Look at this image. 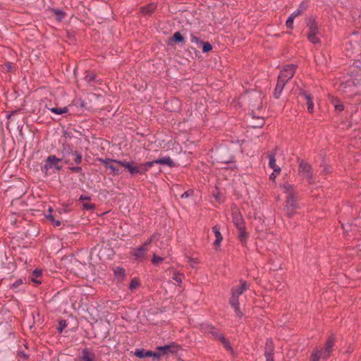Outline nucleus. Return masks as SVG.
Returning a JSON list of instances; mask_svg holds the SVG:
<instances>
[{
    "label": "nucleus",
    "instance_id": "nucleus-41",
    "mask_svg": "<svg viewBox=\"0 0 361 361\" xmlns=\"http://www.w3.org/2000/svg\"><path fill=\"white\" fill-rule=\"evenodd\" d=\"M302 11V5L300 6L298 8H297L295 11H293L290 16L293 17L294 18L299 16Z\"/></svg>",
    "mask_w": 361,
    "mask_h": 361
},
{
    "label": "nucleus",
    "instance_id": "nucleus-31",
    "mask_svg": "<svg viewBox=\"0 0 361 361\" xmlns=\"http://www.w3.org/2000/svg\"><path fill=\"white\" fill-rule=\"evenodd\" d=\"M201 44L202 45V51L204 53L208 52L212 49V46L209 42H202Z\"/></svg>",
    "mask_w": 361,
    "mask_h": 361
},
{
    "label": "nucleus",
    "instance_id": "nucleus-34",
    "mask_svg": "<svg viewBox=\"0 0 361 361\" xmlns=\"http://www.w3.org/2000/svg\"><path fill=\"white\" fill-rule=\"evenodd\" d=\"M183 279H184V275L179 274V273H176L173 276V279L175 281L178 282V283H181Z\"/></svg>",
    "mask_w": 361,
    "mask_h": 361
},
{
    "label": "nucleus",
    "instance_id": "nucleus-48",
    "mask_svg": "<svg viewBox=\"0 0 361 361\" xmlns=\"http://www.w3.org/2000/svg\"><path fill=\"white\" fill-rule=\"evenodd\" d=\"M151 354H152L151 357H152L154 358V360H159V357L161 356L159 353H155V352L151 351Z\"/></svg>",
    "mask_w": 361,
    "mask_h": 361
},
{
    "label": "nucleus",
    "instance_id": "nucleus-52",
    "mask_svg": "<svg viewBox=\"0 0 361 361\" xmlns=\"http://www.w3.org/2000/svg\"><path fill=\"white\" fill-rule=\"evenodd\" d=\"M31 280H32V282H34V283H35L37 284H40L41 283V281L37 280L36 277L32 276Z\"/></svg>",
    "mask_w": 361,
    "mask_h": 361
},
{
    "label": "nucleus",
    "instance_id": "nucleus-39",
    "mask_svg": "<svg viewBox=\"0 0 361 361\" xmlns=\"http://www.w3.org/2000/svg\"><path fill=\"white\" fill-rule=\"evenodd\" d=\"M190 41L192 43L195 44H201L202 41L195 35H191Z\"/></svg>",
    "mask_w": 361,
    "mask_h": 361
},
{
    "label": "nucleus",
    "instance_id": "nucleus-7",
    "mask_svg": "<svg viewBox=\"0 0 361 361\" xmlns=\"http://www.w3.org/2000/svg\"><path fill=\"white\" fill-rule=\"evenodd\" d=\"M62 159L56 157L54 155L48 156L45 160L44 166H42V171L47 173V171L54 168L57 171L61 170V166L59 165V162L61 161Z\"/></svg>",
    "mask_w": 361,
    "mask_h": 361
},
{
    "label": "nucleus",
    "instance_id": "nucleus-49",
    "mask_svg": "<svg viewBox=\"0 0 361 361\" xmlns=\"http://www.w3.org/2000/svg\"><path fill=\"white\" fill-rule=\"evenodd\" d=\"M154 238V235H152L147 241H145V243L142 246L147 247V246L152 242Z\"/></svg>",
    "mask_w": 361,
    "mask_h": 361
},
{
    "label": "nucleus",
    "instance_id": "nucleus-32",
    "mask_svg": "<svg viewBox=\"0 0 361 361\" xmlns=\"http://www.w3.org/2000/svg\"><path fill=\"white\" fill-rule=\"evenodd\" d=\"M81 360L82 361H92V360L90 357V353L87 349H84L82 350V355L81 357Z\"/></svg>",
    "mask_w": 361,
    "mask_h": 361
},
{
    "label": "nucleus",
    "instance_id": "nucleus-53",
    "mask_svg": "<svg viewBox=\"0 0 361 361\" xmlns=\"http://www.w3.org/2000/svg\"><path fill=\"white\" fill-rule=\"evenodd\" d=\"M80 200H90V197L82 195H80Z\"/></svg>",
    "mask_w": 361,
    "mask_h": 361
},
{
    "label": "nucleus",
    "instance_id": "nucleus-13",
    "mask_svg": "<svg viewBox=\"0 0 361 361\" xmlns=\"http://www.w3.org/2000/svg\"><path fill=\"white\" fill-rule=\"evenodd\" d=\"M239 296L231 293V297L230 298L229 303L231 306L234 309L235 314L241 318L243 317V313L239 308V302H238Z\"/></svg>",
    "mask_w": 361,
    "mask_h": 361
},
{
    "label": "nucleus",
    "instance_id": "nucleus-9",
    "mask_svg": "<svg viewBox=\"0 0 361 361\" xmlns=\"http://www.w3.org/2000/svg\"><path fill=\"white\" fill-rule=\"evenodd\" d=\"M309 32L307 33V39L312 44H317L319 42V39L317 37L318 28L316 23L314 20L308 23Z\"/></svg>",
    "mask_w": 361,
    "mask_h": 361
},
{
    "label": "nucleus",
    "instance_id": "nucleus-29",
    "mask_svg": "<svg viewBox=\"0 0 361 361\" xmlns=\"http://www.w3.org/2000/svg\"><path fill=\"white\" fill-rule=\"evenodd\" d=\"M331 102H332V104H334L336 110H337L338 111H341L343 110L344 106L340 101H338L336 99H334Z\"/></svg>",
    "mask_w": 361,
    "mask_h": 361
},
{
    "label": "nucleus",
    "instance_id": "nucleus-26",
    "mask_svg": "<svg viewBox=\"0 0 361 361\" xmlns=\"http://www.w3.org/2000/svg\"><path fill=\"white\" fill-rule=\"evenodd\" d=\"M48 109L51 112H52L55 114H58V115H61V114L67 113L68 111V109L66 106L61 107V108L51 107V108H48Z\"/></svg>",
    "mask_w": 361,
    "mask_h": 361
},
{
    "label": "nucleus",
    "instance_id": "nucleus-5",
    "mask_svg": "<svg viewBox=\"0 0 361 361\" xmlns=\"http://www.w3.org/2000/svg\"><path fill=\"white\" fill-rule=\"evenodd\" d=\"M347 55L351 56L355 54H359L361 51V34L353 32L350 37L348 44L346 45Z\"/></svg>",
    "mask_w": 361,
    "mask_h": 361
},
{
    "label": "nucleus",
    "instance_id": "nucleus-27",
    "mask_svg": "<svg viewBox=\"0 0 361 361\" xmlns=\"http://www.w3.org/2000/svg\"><path fill=\"white\" fill-rule=\"evenodd\" d=\"M120 164H115V162H111L109 165H108L109 169H110L115 175H119L121 173V171H120L119 166Z\"/></svg>",
    "mask_w": 361,
    "mask_h": 361
},
{
    "label": "nucleus",
    "instance_id": "nucleus-10",
    "mask_svg": "<svg viewBox=\"0 0 361 361\" xmlns=\"http://www.w3.org/2000/svg\"><path fill=\"white\" fill-rule=\"evenodd\" d=\"M299 173L310 183L312 179L311 166L305 161H301L299 164Z\"/></svg>",
    "mask_w": 361,
    "mask_h": 361
},
{
    "label": "nucleus",
    "instance_id": "nucleus-2",
    "mask_svg": "<svg viewBox=\"0 0 361 361\" xmlns=\"http://www.w3.org/2000/svg\"><path fill=\"white\" fill-rule=\"evenodd\" d=\"M282 190L286 194V212L289 217L293 216L296 209L298 208L296 203V193L293 185L288 183H284L282 186Z\"/></svg>",
    "mask_w": 361,
    "mask_h": 361
},
{
    "label": "nucleus",
    "instance_id": "nucleus-36",
    "mask_svg": "<svg viewBox=\"0 0 361 361\" xmlns=\"http://www.w3.org/2000/svg\"><path fill=\"white\" fill-rule=\"evenodd\" d=\"M164 260V258L163 257H159V256H157L156 255H153V257L152 259V262L154 264L157 265L159 263H161V262H163Z\"/></svg>",
    "mask_w": 361,
    "mask_h": 361
},
{
    "label": "nucleus",
    "instance_id": "nucleus-20",
    "mask_svg": "<svg viewBox=\"0 0 361 361\" xmlns=\"http://www.w3.org/2000/svg\"><path fill=\"white\" fill-rule=\"evenodd\" d=\"M212 231L216 237V240L214 242V245L215 247H219L223 240L222 235L220 232V228L218 225H215L212 227Z\"/></svg>",
    "mask_w": 361,
    "mask_h": 361
},
{
    "label": "nucleus",
    "instance_id": "nucleus-44",
    "mask_svg": "<svg viewBox=\"0 0 361 361\" xmlns=\"http://www.w3.org/2000/svg\"><path fill=\"white\" fill-rule=\"evenodd\" d=\"M18 356L23 360H27L29 358V355L23 351H18Z\"/></svg>",
    "mask_w": 361,
    "mask_h": 361
},
{
    "label": "nucleus",
    "instance_id": "nucleus-21",
    "mask_svg": "<svg viewBox=\"0 0 361 361\" xmlns=\"http://www.w3.org/2000/svg\"><path fill=\"white\" fill-rule=\"evenodd\" d=\"M285 85L286 83H283V80H277V83L274 92V96L276 99H279L281 95Z\"/></svg>",
    "mask_w": 361,
    "mask_h": 361
},
{
    "label": "nucleus",
    "instance_id": "nucleus-17",
    "mask_svg": "<svg viewBox=\"0 0 361 361\" xmlns=\"http://www.w3.org/2000/svg\"><path fill=\"white\" fill-rule=\"evenodd\" d=\"M247 289L248 284L247 283V282L240 281V284L238 286L233 287L231 289V293L240 296Z\"/></svg>",
    "mask_w": 361,
    "mask_h": 361
},
{
    "label": "nucleus",
    "instance_id": "nucleus-58",
    "mask_svg": "<svg viewBox=\"0 0 361 361\" xmlns=\"http://www.w3.org/2000/svg\"><path fill=\"white\" fill-rule=\"evenodd\" d=\"M173 102L176 104L177 107H179V102L178 100H174Z\"/></svg>",
    "mask_w": 361,
    "mask_h": 361
},
{
    "label": "nucleus",
    "instance_id": "nucleus-43",
    "mask_svg": "<svg viewBox=\"0 0 361 361\" xmlns=\"http://www.w3.org/2000/svg\"><path fill=\"white\" fill-rule=\"evenodd\" d=\"M192 194H193V190L190 189V190H188L187 191H185V192H183L181 195V197L187 198V197H189L190 196H191Z\"/></svg>",
    "mask_w": 361,
    "mask_h": 361
},
{
    "label": "nucleus",
    "instance_id": "nucleus-35",
    "mask_svg": "<svg viewBox=\"0 0 361 361\" xmlns=\"http://www.w3.org/2000/svg\"><path fill=\"white\" fill-rule=\"evenodd\" d=\"M173 40H174L176 42H181L184 40V38L179 32H176L173 35Z\"/></svg>",
    "mask_w": 361,
    "mask_h": 361
},
{
    "label": "nucleus",
    "instance_id": "nucleus-1",
    "mask_svg": "<svg viewBox=\"0 0 361 361\" xmlns=\"http://www.w3.org/2000/svg\"><path fill=\"white\" fill-rule=\"evenodd\" d=\"M164 164L169 166H173V161L169 157H164L161 159H157L152 161H147L145 163L140 164V165L135 166L126 164L127 170L131 176L137 174L144 175L147 171H149V168L152 167L154 164Z\"/></svg>",
    "mask_w": 361,
    "mask_h": 361
},
{
    "label": "nucleus",
    "instance_id": "nucleus-40",
    "mask_svg": "<svg viewBox=\"0 0 361 361\" xmlns=\"http://www.w3.org/2000/svg\"><path fill=\"white\" fill-rule=\"evenodd\" d=\"M66 327V322L64 320H61L59 323L58 331L62 332L63 330Z\"/></svg>",
    "mask_w": 361,
    "mask_h": 361
},
{
    "label": "nucleus",
    "instance_id": "nucleus-4",
    "mask_svg": "<svg viewBox=\"0 0 361 361\" xmlns=\"http://www.w3.org/2000/svg\"><path fill=\"white\" fill-rule=\"evenodd\" d=\"M334 345V338L333 337H329L324 349L316 348L313 350L311 355V361H319V359H328L331 355Z\"/></svg>",
    "mask_w": 361,
    "mask_h": 361
},
{
    "label": "nucleus",
    "instance_id": "nucleus-57",
    "mask_svg": "<svg viewBox=\"0 0 361 361\" xmlns=\"http://www.w3.org/2000/svg\"><path fill=\"white\" fill-rule=\"evenodd\" d=\"M361 223V220L360 219H357L356 220L355 223V226H359Z\"/></svg>",
    "mask_w": 361,
    "mask_h": 361
},
{
    "label": "nucleus",
    "instance_id": "nucleus-47",
    "mask_svg": "<svg viewBox=\"0 0 361 361\" xmlns=\"http://www.w3.org/2000/svg\"><path fill=\"white\" fill-rule=\"evenodd\" d=\"M41 275H42V270H40V269H37L34 270L33 272H32V276L33 277L38 278Z\"/></svg>",
    "mask_w": 361,
    "mask_h": 361
},
{
    "label": "nucleus",
    "instance_id": "nucleus-55",
    "mask_svg": "<svg viewBox=\"0 0 361 361\" xmlns=\"http://www.w3.org/2000/svg\"><path fill=\"white\" fill-rule=\"evenodd\" d=\"M86 78H87V80L88 81H91V80H93L94 79V75H87L86 76Z\"/></svg>",
    "mask_w": 361,
    "mask_h": 361
},
{
    "label": "nucleus",
    "instance_id": "nucleus-11",
    "mask_svg": "<svg viewBox=\"0 0 361 361\" xmlns=\"http://www.w3.org/2000/svg\"><path fill=\"white\" fill-rule=\"evenodd\" d=\"M231 209L233 222L236 228L245 226L243 216L240 213L238 208L236 206H233Z\"/></svg>",
    "mask_w": 361,
    "mask_h": 361
},
{
    "label": "nucleus",
    "instance_id": "nucleus-18",
    "mask_svg": "<svg viewBox=\"0 0 361 361\" xmlns=\"http://www.w3.org/2000/svg\"><path fill=\"white\" fill-rule=\"evenodd\" d=\"M300 95L305 99L307 106V111L309 113L312 114L314 111V105L312 101V98L310 94L303 92Z\"/></svg>",
    "mask_w": 361,
    "mask_h": 361
},
{
    "label": "nucleus",
    "instance_id": "nucleus-42",
    "mask_svg": "<svg viewBox=\"0 0 361 361\" xmlns=\"http://www.w3.org/2000/svg\"><path fill=\"white\" fill-rule=\"evenodd\" d=\"M69 170L73 172L82 173V169L80 166H71V167H69Z\"/></svg>",
    "mask_w": 361,
    "mask_h": 361
},
{
    "label": "nucleus",
    "instance_id": "nucleus-28",
    "mask_svg": "<svg viewBox=\"0 0 361 361\" xmlns=\"http://www.w3.org/2000/svg\"><path fill=\"white\" fill-rule=\"evenodd\" d=\"M238 229L239 231V238H240V241L241 242L245 241L247 238V233L245 231V227L243 226L241 228H238Z\"/></svg>",
    "mask_w": 361,
    "mask_h": 361
},
{
    "label": "nucleus",
    "instance_id": "nucleus-22",
    "mask_svg": "<svg viewBox=\"0 0 361 361\" xmlns=\"http://www.w3.org/2000/svg\"><path fill=\"white\" fill-rule=\"evenodd\" d=\"M134 355L139 358H145L148 357H151V351L146 350L143 348L136 349L134 352Z\"/></svg>",
    "mask_w": 361,
    "mask_h": 361
},
{
    "label": "nucleus",
    "instance_id": "nucleus-33",
    "mask_svg": "<svg viewBox=\"0 0 361 361\" xmlns=\"http://www.w3.org/2000/svg\"><path fill=\"white\" fill-rule=\"evenodd\" d=\"M73 156L75 157L74 161L75 162V164H79L81 163L82 155L80 153H79L77 151H74V152H73Z\"/></svg>",
    "mask_w": 361,
    "mask_h": 361
},
{
    "label": "nucleus",
    "instance_id": "nucleus-38",
    "mask_svg": "<svg viewBox=\"0 0 361 361\" xmlns=\"http://www.w3.org/2000/svg\"><path fill=\"white\" fill-rule=\"evenodd\" d=\"M294 19L295 18L293 17L290 16L288 18V19H287V20L286 22L287 27L293 28Z\"/></svg>",
    "mask_w": 361,
    "mask_h": 361
},
{
    "label": "nucleus",
    "instance_id": "nucleus-3",
    "mask_svg": "<svg viewBox=\"0 0 361 361\" xmlns=\"http://www.w3.org/2000/svg\"><path fill=\"white\" fill-rule=\"evenodd\" d=\"M340 90L348 96L358 94L361 92V74L353 78L350 76L341 82Z\"/></svg>",
    "mask_w": 361,
    "mask_h": 361
},
{
    "label": "nucleus",
    "instance_id": "nucleus-8",
    "mask_svg": "<svg viewBox=\"0 0 361 361\" xmlns=\"http://www.w3.org/2000/svg\"><path fill=\"white\" fill-rule=\"evenodd\" d=\"M296 66L293 64H289L286 66L280 72L278 80L279 81L283 80V83H286L290 79H291L295 73Z\"/></svg>",
    "mask_w": 361,
    "mask_h": 361
},
{
    "label": "nucleus",
    "instance_id": "nucleus-24",
    "mask_svg": "<svg viewBox=\"0 0 361 361\" xmlns=\"http://www.w3.org/2000/svg\"><path fill=\"white\" fill-rule=\"evenodd\" d=\"M114 276L119 280H122L126 276V271L123 267H118L114 271Z\"/></svg>",
    "mask_w": 361,
    "mask_h": 361
},
{
    "label": "nucleus",
    "instance_id": "nucleus-14",
    "mask_svg": "<svg viewBox=\"0 0 361 361\" xmlns=\"http://www.w3.org/2000/svg\"><path fill=\"white\" fill-rule=\"evenodd\" d=\"M73 152H74L71 147L70 145L68 143H64L62 145L61 154L63 155L61 159L64 160L66 164H69L70 160L68 159V157L71 154L73 155Z\"/></svg>",
    "mask_w": 361,
    "mask_h": 361
},
{
    "label": "nucleus",
    "instance_id": "nucleus-54",
    "mask_svg": "<svg viewBox=\"0 0 361 361\" xmlns=\"http://www.w3.org/2000/svg\"><path fill=\"white\" fill-rule=\"evenodd\" d=\"M232 161V159L231 158H229L228 159H221V162H223V163H226V164H228V163H231Z\"/></svg>",
    "mask_w": 361,
    "mask_h": 361
},
{
    "label": "nucleus",
    "instance_id": "nucleus-16",
    "mask_svg": "<svg viewBox=\"0 0 361 361\" xmlns=\"http://www.w3.org/2000/svg\"><path fill=\"white\" fill-rule=\"evenodd\" d=\"M148 250L147 247L140 246L134 250L132 255L137 260H142L145 259V255Z\"/></svg>",
    "mask_w": 361,
    "mask_h": 361
},
{
    "label": "nucleus",
    "instance_id": "nucleus-45",
    "mask_svg": "<svg viewBox=\"0 0 361 361\" xmlns=\"http://www.w3.org/2000/svg\"><path fill=\"white\" fill-rule=\"evenodd\" d=\"M171 345H164L158 347V350L163 351L164 353H166L170 351Z\"/></svg>",
    "mask_w": 361,
    "mask_h": 361
},
{
    "label": "nucleus",
    "instance_id": "nucleus-6",
    "mask_svg": "<svg viewBox=\"0 0 361 361\" xmlns=\"http://www.w3.org/2000/svg\"><path fill=\"white\" fill-rule=\"evenodd\" d=\"M202 329L206 334H211L214 338H218L227 350L231 349L228 341L213 326L205 324L202 325Z\"/></svg>",
    "mask_w": 361,
    "mask_h": 361
},
{
    "label": "nucleus",
    "instance_id": "nucleus-56",
    "mask_svg": "<svg viewBox=\"0 0 361 361\" xmlns=\"http://www.w3.org/2000/svg\"><path fill=\"white\" fill-rule=\"evenodd\" d=\"M214 197L217 201H219V200H220V194H219V192H217L216 194H214Z\"/></svg>",
    "mask_w": 361,
    "mask_h": 361
},
{
    "label": "nucleus",
    "instance_id": "nucleus-30",
    "mask_svg": "<svg viewBox=\"0 0 361 361\" xmlns=\"http://www.w3.org/2000/svg\"><path fill=\"white\" fill-rule=\"evenodd\" d=\"M187 262L190 266V267L193 269L197 268L199 264V261L197 258L188 257Z\"/></svg>",
    "mask_w": 361,
    "mask_h": 361
},
{
    "label": "nucleus",
    "instance_id": "nucleus-25",
    "mask_svg": "<svg viewBox=\"0 0 361 361\" xmlns=\"http://www.w3.org/2000/svg\"><path fill=\"white\" fill-rule=\"evenodd\" d=\"M52 209L51 207L48 209V213L46 214V217L55 226H59L61 225V222L59 220L55 219L54 215L51 214Z\"/></svg>",
    "mask_w": 361,
    "mask_h": 361
},
{
    "label": "nucleus",
    "instance_id": "nucleus-23",
    "mask_svg": "<svg viewBox=\"0 0 361 361\" xmlns=\"http://www.w3.org/2000/svg\"><path fill=\"white\" fill-rule=\"evenodd\" d=\"M156 7L157 6L154 4H149L141 8V12L145 15H149L154 12Z\"/></svg>",
    "mask_w": 361,
    "mask_h": 361
},
{
    "label": "nucleus",
    "instance_id": "nucleus-60",
    "mask_svg": "<svg viewBox=\"0 0 361 361\" xmlns=\"http://www.w3.org/2000/svg\"><path fill=\"white\" fill-rule=\"evenodd\" d=\"M7 66H8V70H11V64H10V63H8V64L7 65Z\"/></svg>",
    "mask_w": 361,
    "mask_h": 361
},
{
    "label": "nucleus",
    "instance_id": "nucleus-50",
    "mask_svg": "<svg viewBox=\"0 0 361 361\" xmlns=\"http://www.w3.org/2000/svg\"><path fill=\"white\" fill-rule=\"evenodd\" d=\"M276 175H277L276 172L273 171V172L270 174V176H269V178H270L271 180H274L276 179Z\"/></svg>",
    "mask_w": 361,
    "mask_h": 361
},
{
    "label": "nucleus",
    "instance_id": "nucleus-59",
    "mask_svg": "<svg viewBox=\"0 0 361 361\" xmlns=\"http://www.w3.org/2000/svg\"><path fill=\"white\" fill-rule=\"evenodd\" d=\"M342 227H343V229L345 231H348V229L345 227L344 225L342 224Z\"/></svg>",
    "mask_w": 361,
    "mask_h": 361
},
{
    "label": "nucleus",
    "instance_id": "nucleus-46",
    "mask_svg": "<svg viewBox=\"0 0 361 361\" xmlns=\"http://www.w3.org/2000/svg\"><path fill=\"white\" fill-rule=\"evenodd\" d=\"M82 207H83L84 209L90 210V209H92L94 208V205L90 204V203H84L82 204Z\"/></svg>",
    "mask_w": 361,
    "mask_h": 361
},
{
    "label": "nucleus",
    "instance_id": "nucleus-12",
    "mask_svg": "<svg viewBox=\"0 0 361 361\" xmlns=\"http://www.w3.org/2000/svg\"><path fill=\"white\" fill-rule=\"evenodd\" d=\"M98 161L99 162L102 163L103 164H104V166L106 168H108V165H109L111 164V162H115V164H120L121 166H123L126 169H127V167L126 166V164L135 166V162L134 161H126L125 160L111 159H109V158H106V159L98 158Z\"/></svg>",
    "mask_w": 361,
    "mask_h": 361
},
{
    "label": "nucleus",
    "instance_id": "nucleus-51",
    "mask_svg": "<svg viewBox=\"0 0 361 361\" xmlns=\"http://www.w3.org/2000/svg\"><path fill=\"white\" fill-rule=\"evenodd\" d=\"M22 283H23L22 280H20H20H17V281H16L13 284V286L14 287H17V286H18L19 285L22 284Z\"/></svg>",
    "mask_w": 361,
    "mask_h": 361
},
{
    "label": "nucleus",
    "instance_id": "nucleus-19",
    "mask_svg": "<svg viewBox=\"0 0 361 361\" xmlns=\"http://www.w3.org/2000/svg\"><path fill=\"white\" fill-rule=\"evenodd\" d=\"M269 166L273 169L274 172H276L277 174L280 173L281 171V167L276 164L274 153H271L269 155Z\"/></svg>",
    "mask_w": 361,
    "mask_h": 361
},
{
    "label": "nucleus",
    "instance_id": "nucleus-15",
    "mask_svg": "<svg viewBox=\"0 0 361 361\" xmlns=\"http://www.w3.org/2000/svg\"><path fill=\"white\" fill-rule=\"evenodd\" d=\"M265 357L266 361H274V348L271 340H267L265 347Z\"/></svg>",
    "mask_w": 361,
    "mask_h": 361
},
{
    "label": "nucleus",
    "instance_id": "nucleus-37",
    "mask_svg": "<svg viewBox=\"0 0 361 361\" xmlns=\"http://www.w3.org/2000/svg\"><path fill=\"white\" fill-rule=\"evenodd\" d=\"M138 286H139L138 281L136 279H133L130 281L129 288L130 290H133V289H135L137 287H138Z\"/></svg>",
    "mask_w": 361,
    "mask_h": 361
}]
</instances>
